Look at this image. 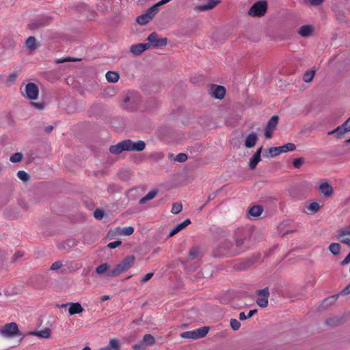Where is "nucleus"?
Segmentation results:
<instances>
[{"instance_id":"nucleus-45","label":"nucleus","mask_w":350,"mask_h":350,"mask_svg":"<svg viewBox=\"0 0 350 350\" xmlns=\"http://www.w3.org/2000/svg\"><path fill=\"white\" fill-rule=\"evenodd\" d=\"M187 155L185 153H179L176 155V158L174 159V161L180 163H183L187 160Z\"/></svg>"},{"instance_id":"nucleus-62","label":"nucleus","mask_w":350,"mask_h":350,"mask_svg":"<svg viewBox=\"0 0 350 350\" xmlns=\"http://www.w3.org/2000/svg\"><path fill=\"white\" fill-rule=\"evenodd\" d=\"M311 5H320L324 0H308Z\"/></svg>"},{"instance_id":"nucleus-13","label":"nucleus","mask_w":350,"mask_h":350,"mask_svg":"<svg viewBox=\"0 0 350 350\" xmlns=\"http://www.w3.org/2000/svg\"><path fill=\"white\" fill-rule=\"evenodd\" d=\"M150 48L149 43H139L133 44L130 47V52L135 56L141 55L143 52Z\"/></svg>"},{"instance_id":"nucleus-11","label":"nucleus","mask_w":350,"mask_h":350,"mask_svg":"<svg viewBox=\"0 0 350 350\" xmlns=\"http://www.w3.org/2000/svg\"><path fill=\"white\" fill-rule=\"evenodd\" d=\"M39 90L33 83H28L25 86L26 96L30 100H36L38 96Z\"/></svg>"},{"instance_id":"nucleus-1","label":"nucleus","mask_w":350,"mask_h":350,"mask_svg":"<svg viewBox=\"0 0 350 350\" xmlns=\"http://www.w3.org/2000/svg\"><path fill=\"white\" fill-rule=\"evenodd\" d=\"M243 250L234 248V245L228 240L221 242L213 251L215 256L230 257L239 254Z\"/></svg>"},{"instance_id":"nucleus-29","label":"nucleus","mask_w":350,"mask_h":350,"mask_svg":"<svg viewBox=\"0 0 350 350\" xmlns=\"http://www.w3.org/2000/svg\"><path fill=\"white\" fill-rule=\"evenodd\" d=\"M157 194V191L152 190L149 191L144 197L140 199L139 204H143L146 203L147 201L153 199Z\"/></svg>"},{"instance_id":"nucleus-64","label":"nucleus","mask_w":350,"mask_h":350,"mask_svg":"<svg viewBox=\"0 0 350 350\" xmlns=\"http://www.w3.org/2000/svg\"><path fill=\"white\" fill-rule=\"evenodd\" d=\"M348 130L350 131V117L344 122Z\"/></svg>"},{"instance_id":"nucleus-58","label":"nucleus","mask_w":350,"mask_h":350,"mask_svg":"<svg viewBox=\"0 0 350 350\" xmlns=\"http://www.w3.org/2000/svg\"><path fill=\"white\" fill-rule=\"evenodd\" d=\"M23 252H17L15 253V254L14 255V258H12V261H16L18 259H19L20 258L23 257Z\"/></svg>"},{"instance_id":"nucleus-35","label":"nucleus","mask_w":350,"mask_h":350,"mask_svg":"<svg viewBox=\"0 0 350 350\" xmlns=\"http://www.w3.org/2000/svg\"><path fill=\"white\" fill-rule=\"evenodd\" d=\"M329 250L334 255H338L340 252L341 247L338 243H332L329 245Z\"/></svg>"},{"instance_id":"nucleus-17","label":"nucleus","mask_w":350,"mask_h":350,"mask_svg":"<svg viewBox=\"0 0 350 350\" xmlns=\"http://www.w3.org/2000/svg\"><path fill=\"white\" fill-rule=\"evenodd\" d=\"M262 150V146H260L257 149L256 152L254 154V155L250 159L249 161V166L250 168L252 170H254L256 168L257 164L261 160V152Z\"/></svg>"},{"instance_id":"nucleus-53","label":"nucleus","mask_w":350,"mask_h":350,"mask_svg":"<svg viewBox=\"0 0 350 350\" xmlns=\"http://www.w3.org/2000/svg\"><path fill=\"white\" fill-rule=\"evenodd\" d=\"M62 267V262L61 261H55V262H53L51 265L50 269L55 271V270L59 269Z\"/></svg>"},{"instance_id":"nucleus-24","label":"nucleus","mask_w":350,"mask_h":350,"mask_svg":"<svg viewBox=\"0 0 350 350\" xmlns=\"http://www.w3.org/2000/svg\"><path fill=\"white\" fill-rule=\"evenodd\" d=\"M27 334L36 336L43 338H49L51 336V329L49 328H45L44 329L41 331L30 332Z\"/></svg>"},{"instance_id":"nucleus-2","label":"nucleus","mask_w":350,"mask_h":350,"mask_svg":"<svg viewBox=\"0 0 350 350\" xmlns=\"http://www.w3.org/2000/svg\"><path fill=\"white\" fill-rule=\"evenodd\" d=\"M135 257L133 256H128L124 258L120 263H118L116 267L111 270H109L107 273V277H116L120 274L124 273L134 264Z\"/></svg>"},{"instance_id":"nucleus-60","label":"nucleus","mask_w":350,"mask_h":350,"mask_svg":"<svg viewBox=\"0 0 350 350\" xmlns=\"http://www.w3.org/2000/svg\"><path fill=\"white\" fill-rule=\"evenodd\" d=\"M273 130L265 128V136L267 138H271L272 137Z\"/></svg>"},{"instance_id":"nucleus-55","label":"nucleus","mask_w":350,"mask_h":350,"mask_svg":"<svg viewBox=\"0 0 350 350\" xmlns=\"http://www.w3.org/2000/svg\"><path fill=\"white\" fill-rule=\"evenodd\" d=\"M153 275H154L153 273H148L146 274L143 277V278L141 280V282L142 283L147 282L148 280H150L152 278Z\"/></svg>"},{"instance_id":"nucleus-33","label":"nucleus","mask_w":350,"mask_h":350,"mask_svg":"<svg viewBox=\"0 0 350 350\" xmlns=\"http://www.w3.org/2000/svg\"><path fill=\"white\" fill-rule=\"evenodd\" d=\"M314 75H315V70H308L304 73V77H303V80L306 83H310L313 80Z\"/></svg>"},{"instance_id":"nucleus-19","label":"nucleus","mask_w":350,"mask_h":350,"mask_svg":"<svg viewBox=\"0 0 350 350\" xmlns=\"http://www.w3.org/2000/svg\"><path fill=\"white\" fill-rule=\"evenodd\" d=\"M314 30V27L312 25H305L299 27L298 33L304 38L310 36Z\"/></svg>"},{"instance_id":"nucleus-42","label":"nucleus","mask_w":350,"mask_h":350,"mask_svg":"<svg viewBox=\"0 0 350 350\" xmlns=\"http://www.w3.org/2000/svg\"><path fill=\"white\" fill-rule=\"evenodd\" d=\"M171 0H161L160 1L156 3L153 5L151 6V10L156 11L157 13L159 11V7L170 2Z\"/></svg>"},{"instance_id":"nucleus-32","label":"nucleus","mask_w":350,"mask_h":350,"mask_svg":"<svg viewBox=\"0 0 350 350\" xmlns=\"http://www.w3.org/2000/svg\"><path fill=\"white\" fill-rule=\"evenodd\" d=\"M279 118L278 116H273L267 122L266 128L273 130L278 124Z\"/></svg>"},{"instance_id":"nucleus-16","label":"nucleus","mask_w":350,"mask_h":350,"mask_svg":"<svg viewBox=\"0 0 350 350\" xmlns=\"http://www.w3.org/2000/svg\"><path fill=\"white\" fill-rule=\"evenodd\" d=\"M220 2V0H208L206 3L196 6L195 10L198 12H204L208 10H211Z\"/></svg>"},{"instance_id":"nucleus-51","label":"nucleus","mask_w":350,"mask_h":350,"mask_svg":"<svg viewBox=\"0 0 350 350\" xmlns=\"http://www.w3.org/2000/svg\"><path fill=\"white\" fill-rule=\"evenodd\" d=\"M77 60H78L77 59H75V58H72V57H66V58L57 59L56 60V62L59 64V63H64V62H76Z\"/></svg>"},{"instance_id":"nucleus-5","label":"nucleus","mask_w":350,"mask_h":350,"mask_svg":"<svg viewBox=\"0 0 350 350\" xmlns=\"http://www.w3.org/2000/svg\"><path fill=\"white\" fill-rule=\"evenodd\" d=\"M267 10V3L266 1H259L254 3L250 10L248 14L251 16L261 17L264 16Z\"/></svg>"},{"instance_id":"nucleus-22","label":"nucleus","mask_w":350,"mask_h":350,"mask_svg":"<svg viewBox=\"0 0 350 350\" xmlns=\"http://www.w3.org/2000/svg\"><path fill=\"white\" fill-rule=\"evenodd\" d=\"M258 135L256 133L252 132L250 133L246 137L245 142V146L247 148H251L254 147L257 142Z\"/></svg>"},{"instance_id":"nucleus-20","label":"nucleus","mask_w":350,"mask_h":350,"mask_svg":"<svg viewBox=\"0 0 350 350\" xmlns=\"http://www.w3.org/2000/svg\"><path fill=\"white\" fill-rule=\"evenodd\" d=\"M109 151L113 154H119L123 151H126L125 140L121 141L116 145L111 146Z\"/></svg>"},{"instance_id":"nucleus-25","label":"nucleus","mask_w":350,"mask_h":350,"mask_svg":"<svg viewBox=\"0 0 350 350\" xmlns=\"http://www.w3.org/2000/svg\"><path fill=\"white\" fill-rule=\"evenodd\" d=\"M120 348L119 340L113 338L109 340L107 346L101 348L100 350H120Z\"/></svg>"},{"instance_id":"nucleus-3","label":"nucleus","mask_w":350,"mask_h":350,"mask_svg":"<svg viewBox=\"0 0 350 350\" xmlns=\"http://www.w3.org/2000/svg\"><path fill=\"white\" fill-rule=\"evenodd\" d=\"M0 334L5 338H13L15 336H21V340H23L25 335L19 332L18 325L16 323L12 322L4 325L0 330Z\"/></svg>"},{"instance_id":"nucleus-23","label":"nucleus","mask_w":350,"mask_h":350,"mask_svg":"<svg viewBox=\"0 0 350 350\" xmlns=\"http://www.w3.org/2000/svg\"><path fill=\"white\" fill-rule=\"evenodd\" d=\"M68 312L70 315L80 314L83 311V308L79 303H70Z\"/></svg>"},{"instance_id":"nucleus-59","label":"nucleus","mask_w":350,"mask_h":350,"mask_svg":"<svg viewBox=\"0 0 350 350\" xmlns=\"http://www.w3.org/2000/svg\"><path fill=\"white\" fill-rule=\"evenodd\" d=\"M342 295H346L350 294V286L348 284L340 293Z\"/></svg>"},{"instance_id":"nucleus-48","label":"nucleus","mask_w":350,"mask_h":350,"mask_svg":"<svg viewBox=\"0 0 350 350\" xmlns=\"http://www.w3.org/2000/svg\"><path fill=\"white\" fill-rule=\"evenodd\" d=\"M304 163L303 158H296L293 160V164L295 168H299Z\"/></svg>"},{"instance_id":"nucleus-31","label":"nucleus","mask_w":350,"mask_h":350,"mask_svg":"<svg viewBox=\"0 0 350 350\" xmlns=\"http://www.w3.org/2000/svg\"><path fill=\"white\" fill-rule=\"evenodd\" d=\"M262 211L260 206H254L249 210V214L253 217H258L262 214Z\"/></svg>"},{"instance_id":"nucleus-52","label":"nucleus","mask_w":350,"mask_h":350,"mask_svg":"<svg viewBox=\"0 0 350 350\" xmlns=\"http://www.w3.org/2000/svg\"><path fill=\"white\" fill-rule=\"evenodd\" d=\"M338 295H336V296H334V297H331L329 298H327V299H325L323 302V305H326L327 306L328 304H332L337 299Z\"/></svg>"},{"instance_id":"nucleus-36","label":"nucleus","mask_w":350,"mask_h":350,"mask_svg":"<svg viewBox=\"0 0 350 350\" xmlns=\"http://www.w3.org/2000/svg\"><path fill=\"white\" fill-rule=\"evenodd\" d=\"M137 95L135 93H131L130 94L127 95L124 98V102L127 103H131V104H133V105H136L137 104V100L136 99L137 98Z\"/></svg>"},{"instance_id":"nucleus-56","label":"nucleus","mask_w":350,"mask_h":350,"mask_svg":"<svg viewBox=\"0 0 350 350\" xmlns=\"http://www.w3.org/2000/svg\"><path fill=\"white\" fill-rule=\"evenodd\" d=\"M31 105L32 106H33L35 108L40 110V109H44V104L43 103H31Z\"/></svg>"},{"instance_id":"nucleus-63","label":"nucleus","mask_w":350,"mask_h":350,"mask_svg":"<svg viewBox=\"0 0 350 350\" xmlns=\"http://www.w3.org/2000/svg\"><path fill=\"white\" fill-rule=\"evenodd\" d=\"M256 312H257V310H250V312H248V314L247 315V317L249 319V318L252 317Z\"/></svg>"},{"instance_id":"nucleus-38","label":"nucleus","mask_w":350,"mask_h":350,"mask_svg":"<svg viewBox=\"0 0 350 350\" xmlns=\"http://www.w3.org/2000/svg\"><path fill=\"white\" fill-rule=\"evenodd\" d=\"M134 232V228L132 226H127L120 229L119 232L121 235L129 236Z\"/></svg>"},{"instance_id":"nucleus-12","label":"nucleus","mask_w":350,"mask_h":350,"mask_svg":"<svg viewBox=\"0 0 350 350\" xmlns=\"http://www.w3.org/2000/svg\"><path fill=\"white\" fill-rule=\"evenodd\" d=\"M338 239L342 243L350 245V225L337 232Z\"/></svg>"},{"instance_id":"nucleus-43","label":"nucleus","mask_w":350,"mask_h":350,"mask_svg":"<svg viewBox=\"0 0 350 350\" xmlns=\"http://www.w3.org/2000/svg\"><path fill=\"white\" fill-rule=\"evenodd\" d=\"M17 176L18 178L25 182V181H27L29 179V174L25 172V171H23V170H21V171H18V173H17Z\"/></svg>"},{"instance_id":"nucleus-4","label":"nucleus","mask_w":350,"mask_h":350,"mask_svg":"<svg viewBox=\"0 0 350 350\" xmlns=\"http://www.w3.org/2000/svg\"><path fill=\"white\" fill-rule=\"evenodd\" d=\"M209 327H202L192 331H187L180 334L182 338L196 340L204 337L209 332Z\"/></svg>"},{"instance_id":"nucleus-40","label":"nucleus","mask_w":350,"mask_h":350,"mask_svg":"<svg viewBox=\"0 0 350 350\" xmlns=\"http://www.w3.org/2000/svg\"><path fill=\"white\" fill-rule=\"evenodd\" d=\"M200 250L198 247H192L189 252V258L191 260H193L198 256Z\"/></svg>"},{"instance_id":"nucleus-27","label":"nucleus","mask_w":350,"mask_h":350,"mask_svg":"<svg viewBox=\"0 0 350 350\" xmlns=\"http://www.w3.org/2000/svg\"><path fill=\"white\" fill-rule=\"evenodd\" d=\"M107 81L111 83H116L119 80L120 75L118 72L115 71H108L105 75Z\"/></svg>"},{"instance_id":"nucleus-39","label":"nucleus","mask_w":350,"mask_h":350,"mask_svg":"<svg viewBox=\"0 0 350 350\" xmlns=\"http://www.w3.org/2000/svg\"><path fill=\"white\" fill-rule=\"evenodd\" d=\"M23 159V154L21 153V152H16V153H14L10 157V161L12 162V163H18V162H20Z\"/></svg>"},{"instance_id":"nucleus-61","label":"nucleus","mask_w":350,"mask_h":350,"mask_svg":"<svg viewBox=\"0 0 350 350\" xmlns=\"http://www.w3.org/2000/svg\"><path fill=\"white\" fill-rule=\"evenodd\" d=\"M350 262V252L347 254L345 258L341 262L342 265H347Z\"/></svg>"},{"instance_id":"nucleus-46","label":"nucleus","mask_w":350,"mask_h":350,"mask_svg":"<svg viewBox=\"0 0 350 350\" xmlns=\"http://www.w3.org/2000/svg\"><path fill=\"white\" fill-rule=\"evenodd\" d=\"M230 327L233 330H238L241 327L240 322L237 319L230 320Z\"/></svg>"},{"instance_id":"nucleus-18","label":"nucleus","mask_w":350,"mask_h":350,"mask_svg":"<svg viewBox=\"0 0 350 350\" xmlns=\"http://www.w3.org/2000/svg\"><path fill=\"white\" fill-rule=\"evenodd\" d=\"M350 132L345 123L342 124L341 125L337 126L336 129L329 131L327 133L328 135H333L336 134V137L338 139H341L343 137L344 135L346 133Z\"/></svg>"},{"instance_id":"nucleus-10","label":"nucleus","mask_w":350,"mask_h":350,"mask_svg":"<svg viewBox=\"0 0 350 350\" xmlns=\"http://www.w3.org/2000/svg\"><path fill=\"white\" fill-rule=\"evenodd\" d=\"M51 21V18L49 16H41L36 19L35 21L29 24V29L31 30L38 29L41 27L48 25L50 23Z\"/></svg>"},{"instance_id":"nucleus-44","label":"nucleus","mask_w":350,"mask_h":350,"mask_svg":"<svg viewBox=\"0 0 350 350\" xmlns=\"http://www.w3.org/2000/svg\"><path fill=\"white\" fill-rule=\"evenodd\" d=\"M17 76L18 75L16 72L11 73L6 79L7 85H10L11 84H12L16 81Z\"/></svg>"},{"instance_id":"nucleus-28","label":"nucleus","mask_w":350,"mask_h":350,"mask_svg":"<svg viewBox=\"0 0 350 350\" xmlns=\"http://www.w3.org/2000/svg\"><path fill=\"white\" fill-rule=\"evenodd\" d=\"M281 150L280 146L278 147H271L268 149V152L264 154V157H275L279 154H280Z\"/></svg>"},{"instance_id":"nucleus-14","label":"nucleus","mask_w":350,"mask_h":350,"mask_svg":"<svg viewBox=\"0 0 350 350\" xmlns=\"http://www.w3.org/2000/svg\"><path fill=\"white\" fill-rule=\"evenodd\" d=\"M211 91V96L219 100L224 98L226 94V89L221 85H213Z\"/></svg>"},{"instance_id":"nucleus-50","label":"nucleus","mask_w":350,"mask_h":350,"mask_svg":"<svg viewBox=\"0 0 350 350\" xmlns=\"http://www.w3.org/2000/svg\"><path fill=\"white\" fill-rule=\"evenodd\" d=\"M104 216V211L101 209L97 208L94 212V217L97 219H103Z\"/></svg>"},{"instance_id":"nucleus-57","label":"nucleus","mask_w":350,"mask_h":350,"mask_svg":"<svg viewBox=\"0 0 350 350\" xmlns=\"http://www.w3.org/2000/svg\"><path fill=\"white\" fill-rule=\"evenodd\" d=\"M133 349V350H144L145 346L142 342L141 343L134 345Z\"/></svg>"},{"instance_id":"nucleus-47","label":"nucleus","mask_w":350,"mask_h":350,"mask_svg":"<svg viewBox=\"0 0 350 350\" xmlns=\"http://www.w3.org/2000/svg\"><path fill=\"white\" fill-rule=\"evenodd\" d=\"M320 205L318 202H313L310 204L308 206V210H310L312 212H317L319 210Z\"/></svg>"},{"instance_id":"nucleus-41","label":"nucleus","mask_w":350,"mask_h":350,"mask_svg":"<svg viewBox=\"0 0 350 350\" xmlns=\"http://www.w3.org/2000/svg\"><path fill=\"white\" fill-rule=\"evenodd\" d=\"M183 209L181 203H174L171 209V213L173 214H178Z\"/></svg>"},{"instance_id":"nucleus-34","label":"nucleus","mask_w":350,"mask_h":350,"mask_svg":"<svg viewBox=\"0 0 350 350\" xmlns=\"http://www.w3.org/2000/svg\"><path fill=\"white\" fill-rule=\"evenodd\" d=\"M281 152H287L289 151H293L296 149V146L293 143H287L283 146H280Z\"/></svg>"},{"instance_id":"nucleus-9","label":"nucleus","mask_w":350,"mask_h":350,"mask_svg":"<svg viewBox=\"0 0 350 350\" xmlns=\"http://www.w3.org/2000/svg\"><path fill=\"white\" fill-rule=\"evenodd\" d=\"M126 151L141 152L146 148V143L142 140L133 142L131 139H125Z\"/></svg>"},{"instance_id":"nucleus-54","label":"nucleus","mask_w":350,"mask_h":350,"mask_svg":"<svg viewBox=\"0 0 350 350\" xmlns=\"http://www.w3.org/2000/svg\"><path fill=\"white\" fill-rule=\"evenodd\" d=\"M122 242L120 241H115L113 242H110L108 243L107 247L110 249H115L119 245H120Z\"/></svg>"},{"instance_id":"nucleus-21","label":"nucleus","mask_w":350,"mask_h":350,"mask_svg":"<svg viewBox=\"0 0 350 350\" xmlns=\"http://www.w3.org/2000/svg\"><path fill=\"white\" fill-rule=\"evenodd\" d=\"M191 224V221L189 219H187L180 224L176 225L169 233V237H172L176 234H177L179 231L186 228Z\"/></svg>"},{"instance_id":"nucleus-49","label":"nucleus","mask_w":350,"mask_h":350,"mask_svg":"<svg viewBox=\"0 0 350 350\" xmlns=\"http://www.w3.org/2000/svg\"><path fill=\"white\" fill-rule=\"evenodd\" d=\"M244 239H245V237H241V238L237 237L235 239V245H234V248L241 250V247L244 243Z\"/></svg>"},{"instance_id":"nucleus-30","label":"nucleus","mask_w":350,"mask_h":350,"mask_svg":"<svg viewBox=\"0 0 350 350\" xmlns=\"http://www.w3.org/2000/svg\"><path fill=\"white\" fill-rule=\"evenodd\" d=\"M142 342L145 347L152 346L154 344L155 340L151 334H145L143 337Z\"/></svg>"},{"instance_id":"nucleus-26","label":"nucleus","mask_w":350,"mask_h":350,"mask_svg":"<svg viewBox=\"0 0 350 350\" xmlns=\"http://www.w3.org/2000/svg\"><path fill=\"white\" fill-rule=\"evenodd\" d=\"M26 47L31 51L35 50L38 47L36 39L34 36H29L25 41Z\"/></svg>"},{"instance_id":"nucleus-6","label":"nucleus","mask_w":350,"mask_h":350,"mask_svg":"<svg viewBox=\"0 0 350 350\" xmlns=\"http://www.w3.org/2000/svg\"><path fill=\"white\" fill-rule=\"evenodd\" d=\"M147 40L149 41L150 46H152L153 47H162L166 46L167 44V38H160L155 32L151 33L148 36Z\"/></svg>"},{"instance_id":"nucleus-7","label":"nucleus","mask_w":350,"mask_h":350,"mask_svg":"<svg viewBox=\"0 0 350 350\" xmlns=\"http://www.w3.org/2000/svg\"><path fill=\"white\" fill-rule=\"evenodd\" d=\"M157 14L156 11L151 10V7L146 10V11L137 17L136 21L141 25L148 24Z\"/></svg>"},{"instance_id":"nucleus-15","label":"nucleus","mask_w":350,"mask_h":350,"mask_svg":"<svg viewBox=\"0 0 350 350\" xmlns=\"http://www.w3.org/2000/svg\"><path fill=\"white\" fill-rule=\"evenodd\" d=\"M319 191L326 198L330 197L334 192L332 186L327 181H325L319 185Z\"/></svg>"},{"instance_id":"nucleus-37","label":"nucleus","mask_w":350,"mask_h":350,"mask_svg":"<svg viewBox=\"0 0 350 350\" xmlns=\"http://www.w3.org/2000/svg\"><path fill=\"white\" fill-rule=\"evenodd\" d=\"M109 265L107 263H103L96 269V272L98 275H102L103 273H107V271L109 269Z\"/></svg>"},{"instance_id":"nucleus-8","label":"nucleus","mask_w":350,"mask_h":350,"mask_svg":"<svg viewBox=\"0 0 350 350\" xmlns=\"http://www.w3.org/2000/svg\"><path fill=\"white\" fill-rule=\"evenodd\" d=\"M258 296L256 304L261 308H266L268 306V298L269 297V288L266 287L256 291Z\"/></svg>"}]
</instances>
